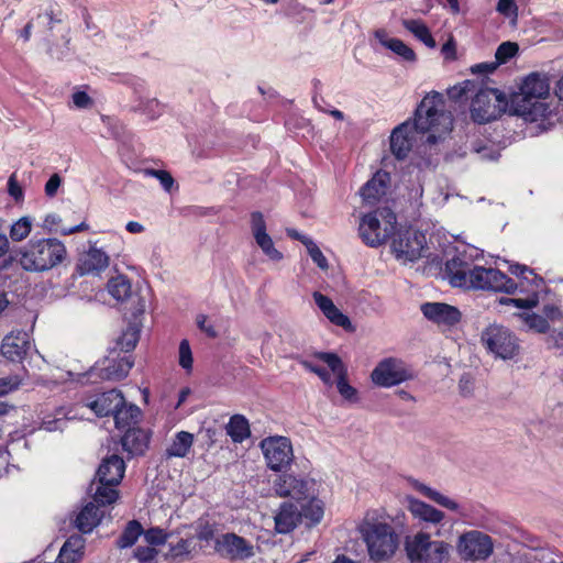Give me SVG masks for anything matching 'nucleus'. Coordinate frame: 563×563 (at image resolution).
Listing matches in <instances>:
<instances>
[{
	"instance_id": "nucleus-1",
	"label": "nucleus",
	"mask_w": 563,
	"mask_h": 563,
	"mask_svg": "<svg viewBox=\"0 0 563 563\" xmlns=\"http://www.w3.org/2000/svg\"><path fill=\"white\" fill-rule=\"evenodd\" d=\"M476 252L474 249L470 252L459 251L446 262L445 274L450 284L465 289L514 294L518 286L510 277L499 269L486 268L473 263V253Z\"/></svg>"
},
{
	"instance_id": "nucleus-2",
	"label": "nucleus",
	"mask_w": 563,
	"mask_h": 563,
	"mask_svg": "<svg viewBox=\"0 0 563 563\" xmlns=\"http://www.w3.org/2000/svg\"><path fill=\"white\" fill-rule=\"evenodd\" d=\"M357 530L373 562L387 561L396 553L399 538L384 514L368 510Z\"/></svg>"
},
{
	"instance_id": "nucleus-3",
	"label": "nucleus",
	"mask_w": 563,
	"mask_h": 563,
	"mask_svg": "<svg viewBox=\"0 0 563 563\" xmlns=\"http://www.w3.org/2000/svg\"><path fill=\"white\" fill-rule=\"evenodd\" d=\"M550 96V82L545 75L532 73L528 75L520 91L511 97L510 110L526 121L536 122L545 119L551 113L545 100Z\"/></svg>"
},
{
	"instance_id": "nucleus-4",
	"label": "nucleus",
	"mask_w": 563,
	"mask_h": 563,
	"mask_svg": "<svg viewBox=\"0 0 563 563\" xmlns=\"http://www.w3.org/2000/svg\"><path fill=\"white\" fill-rule=\"evenodd\" d=\"M413 128L417 132L429 133L427 142L434 144L442 134L452 129L451 115L444 111L443 96L437 91L428 93L415 112Z\"/></svg>"
},
{
	"instance_id": "nucleus-5",
	"label": "nucleus",
	"mask_w": 563,
	"mask_h": 563,
	"mask_svg": "<svg viewBox=\"0 0 563 563\" xmlns=\"http://www.w3.org/2000/svg\"><path fill=\"white\" fill-rule=\"evenodd\" d=\"M66 253V246L57 239H32L20 249L19 263L27 272H46L59 265Z\"/></svg>"
},
{
	"instance_id": "nucleus-6",
	"label": "nucleus",
	"mask_w": 563,
	"mask_h": 563,
	"mask_svg": "<svg viewBox=\"0 0 563 563\" xmlns=\"http://www.w3.org/2000/svg\"><path fill=\"white\" fill-rule=\"evenodd\" d=\"M125 472V463L122 457L112 454L103 459L97 471L93 500L101 505H111L117 501L119 492L117 486L121 483Z\"/></svg>"
},
{
	"instance_id": "nucleus-7",
	"label": "nucleus",
	"mask_w": 563,
	"mask_h": 563,
	"mask_svg": "<svg viewBox=\"0 0 563 563\" xmlns=\"http://www.w3.org/2000/svg\"><path fill=\"white\" fill-rule=\"evenodd\" d=\"M397 218L389 208H378L362 217L358 232L363 242L377 247L396 233Z\"/></svg>"
},
{
	"instance_id": "nucleus-8",
	"label": "nucleus",
	"mask_w": 563,
	"mask_h": 563,
	"mask_svg": "<svg viewBox=\"0 0 563 563\" xmlns=\"http://www.w3.org/2000/svg\"><path fill=\"white\" fill-rule=\"evenodd\" d=\"M405 549L411 562L448 563L451 547L443 541H433L429 533L418 532L406 538Z\"/></svg>"
},
{
	"instance_id": "nucleus-9",
	"label": "nucleus",
	"mask_w": 563,
	"mask_h": 563,
	"mask_svg": "<svg viewBox=\"0 0 563 563\" xmlns=\"http://www.w3.org/2000/svg\"><path fill=\"white\" fill-rule=\"evenodd\" d=\"M506 96L498 89L481 88L471 103V117L477 123L497 119L507 107Z\"/></svg>"
},
{
	"instance_id": "nucleus-10",
	"label": "nucleus",
	"mask_w": 563,
	"mask_h": 563,
	"mask_svg": "<svg viewBox=\"0 0 563 563\" xmlns=\"http://www.w3.org/2000/svg\"><path fill=\"white\" fill-rule=\"evenodd\" d=\"M494 540L479 530H470L462 533L456 542V551L464 561H485L494 552Z\"/></svg>"
},
{
	"instance_id": "nucleus-11",
	"label": "nucleus",
	"mask_w": 563,
	"mask_h": 563,
	"mask_svg": "<svg viewBox=\"0 0 563 563\" xmlns=\"http://www.w3.org/2000/svg\"><path fill=\"white\" fill-rule=\"evenodd\" d=\"M481 340L490 353L501 360L512 358L519 350L516 336L499 324L488 325L482 332Z\"/></svg>"
},
{
	"instance_id": "nucleus-12",
	"label": "nucleus",
	"mask_w": 563,
	"mask_h": 563,
	"mask_svg": "<svg viewBox=\"0 0 563 563\" xmlns=\"http://www.w3.org/2000/svg\"><path fill=\"white\" fill-rule=\"evenodd\" d=\"M266 465L269 470L280 472L288 467L294 460L290 439L283 435H273L260 442Z\"/></svg>"
},
{
	"instance_id": "nucleus-13",
	"label": "nucleus",
	"mask_w": 563,
	"mask_h": 563,
	"mask_svg": "<svg viewBox=\"0 0 563 563\" xmlns=\"http://www.w3.org/2000/svg\"><path fill=\"white\" fill-rule=\"evenodd\" d=\"M426 245V236L411 228L398 230L391 240V253L404 263L413 262L421 257Z\"/></svg>"
},
{
	"instance_id": "nucleus-14",
	"label": "nucleus",
	"mask_w": 563,
	"mask_h": 563,
	"mask_svg": "<svg viewBox=\"0 0 563 563\" xmlns=\"http://www.w3.org/2000/svg\"><path fill=\"white\" fill-rule=\"evenodd\" d=\"M371 378L377 386L391 387L412 379L413 373L401 360L389 357L376 365Z\"/></svg>"
},
{
	"instance_id": "nucleus-15",
	"label": "nucleus",
	"mask_w": 563,
	"mask_h": 563,
	"mask_svg": "<svg viewBox=\"0 0 563 563\" xmlns=\"http://www.w3.org/2000/svg\"><path fill=\"white\" fill-rule=\"evenodd\" d=\"M314 357L325 363L336 376V388L341 397L349 402H357L358 393L349 384L347 369L342 360L335 353L330 352H318Z\"/></svg>"
},
{
	"instance_id": "nucleus-16",
	"label": "nucleus",
	"mask_w": 563,
	"mask_h": 563,
	"mask_svg": "<svg viewBox=\"0 0 563 563\" xmlns=\"http://www.w3.org/2000/svg\"><path fill=\"white\" fill-rule=\"evenodd\" d=\"M133 362L130 356L113 353L101 362H98L89 372V375L97 376L100 379L120 380L128 376Z\"/></svg>"
},
{
	"instance_id": "nucleus-17",
	"label": "nucleus",
	"mask_w": 563,
	"mask_h": 563,
	"mask_svg": "<svg viewBox=\"0 0 563 563\" xmlns=\"http://www.w3.org/2000/svg\"><path fill=\"white\" fill-rule=\"evenodd\" d=\"M313 485L311 481L285 473L274 481L273 489L279 497H291L296 500H305L312 495Z\"/></svg>"
},
{
	"instance_id": "nucleus-18",
	"label": "nucleus",
	"mask_w": 563,
	"mask_h": 563,
	"mask_svg": "<svg viewBox=\"0 0 563 563\" xmlns=\"http://www.w3.org/2000/svg\"><path fill=\"white\" fill-rule=\"evenodd\" d=\"M214 550L230 560H245L254 555L253 545L235 533H223L217 537Z\"/></svg>"
},
{
	"instance_id": "nucleus-19",
	"label": "nucleus",
	"mask_w": 563,
	"mask_h": 563,
	"mask_svg": "<svg viewBox=\"0 0 563 563\" xmlns=\"http://www.w3.org/2000/svg\"><path fill=\"white\" fill-rule=\"evenodd\" d=\"M251 231L253 238L264 255L272 262H280L284 255L278 251L271 235L267 233L264 216L260 211L251 213Z\"/></svg>"
},
{
	"instance_id": "nucleus-20",
	"label": "nucleus",
	"mask_w": 563,
	"mask_h": 563,
	"mask_svg": "<svg viewBox=\"0 0 563 563\" xmlns=\"http://www.w3.org/2000/svg\"><path fill=\"white\" fill-rule=\"evenodd\" d=\"M415 488L420 494H422L424 497L429 498L430 500L438 504L439 506L457 514L459 517L464 522L473 523V514H474L473 505H461L456 500L450 498L449 496L441 494L440 492H438L422 483L417 482L415 484Z\"/></svg>"
},
{
	"instance_id": "nucleus-21",
	"label": "nucleus",
	"mask_w": 563,
	"mask_h": 563,
	"mask_svg": "<svg viewBox=\"0 0 563 563\" xmlns=\"http://www.w3.org/2000/svg\"><path fill=\"white\" fill-rule=\"evenodd\" d=\"M421 312L429 321L444 328L457 324L462 317L456 307L444 302H426L421 305Z\"/></svg>"
},
{
	"instance_id": "nucleus-22",
	"label": "nucleus",
	"mask_w": 563,
	"mask_h": 563,
	"mask_svg": "<svg viewBox=\"0 0 563 563\" xmlns=\"http://www.w3.org/2000/svg\"><path fill=\"white\" fill-rule=\"evenodd\" d=\"M30 347L29 334L24 331L11 332L2 340L1 352L12 362H20Z\"/></svg>"
},
{
	"instance_id": "nucleus-23",
	"label": "nucleus",
	"mask_w": 563,
	"mask_h": 563,
	"mask_svg": "<svg viewBox=\"0 0 563 563\" xmlns=\"http://www.w3.org/2000/svg\"><path fill=\"white\" fill-rule=\"evenodd\" d=\"M108 266V254L101 249L90 246V249L79 257L77 271L80 275H98Z\"/></svg>"
},
{
	"instance_id": "nucleus-24",
	"label": "nucleus",
	"mask_w": 563,
	"mask_h": 563,
	"mask_svg": "<svg viewBox=\"0 0 563 563\" xmlns=\"http://www.w3.org/2000/svg\"><path fill=\"white\" fill-rule=\"evenodd\" d=\"M301 521V512L291 503L285 501L280 505L274 516L275 531L286 534L295 530Z\"/></svg>"
},
{
	"instance_id": "nucleus-25",
	"label": "nucleus",
	"mask_w": 563,
	"mask_h": 563,
	"mask_svg": "<svg viewBox=\"0 0 563 563\" xmlns=\"http://www.w3.org/2000/svg\"><path fill=\"white\" fill-rule=\"evenodd\" d=\"M121 405H123V395L117 389L102 393L86 404L98 417L113 415Z\"/></svg>"
},
{
	"instance_id": "nucleus-26",
	"label": "nucleus",
	"mask_w": 563,
	"mask_h": 563,
	"mask_svg": "<svg viewBox=\"0 0 563 563\" xmlns=\"http://www.w3.org/2000/svg\"><path fill=\"white\" fill-rule=\"evenodd\" d=\"M313 299L318 308L324 314V317L333 324L341 327L345 330L352 329L351 320L347 316H345L332 301L328 296L314 291Z\"/></svg>"
},
{
	"instance_id": "nucleus-27",
	"label": "nucleus",
	"mask_w": 563,
	"mask_h": 563,
	"mask_svg": "<svg viewBox=\"0 0 563 563\" xmlns=\"http://www.w3.org/2000/svg\"><path fill=\"white\" fill-rule=\"evenodd\" d=\"M409 511L420 522H424L434 527L443 526L445 514L433 506L416 498L409 499Z\"/></svg>"
},
{
	"instance_id": "nucleus-28",
	"label": "nucleus",
	"mask_w": 563,
	"mask_h": 563,
	"mask_svg": "<svg viewBox=\"0 0 563 563\" xmlns=\"http://www.w3.org/2000/svg\"><path fill=\"white\" fill-rule=\"evenodd\" d=\"M388 184V173L382 170L375 173L360 190L364 202L367 205L376 203L383 196H385Z\"/></svg>"
},
{
	"instance_id": "nucleus-29",
	"label": "nucleus",
	"mask_w": 563,
	"mask_h": 563,
	"mask_svg": "<svg viewBox=\"0 0 563 563\" xmlns=\"http://www.w3.org/2000/svg\"><path fill=\"white\" fill-rule=\"evenodd\" d=\"M411 128L409 122H404L395 128L390 135V150L398 159L405 158L411 150Z\"/></svg>"
},
{
	"instance_id": "nucleus-30",
	"label": "nucleus",
	"mask_w": 563,
	"mask_h": 563,
	"mask_svg": "<svg viewBox=\"0 0 563 563\" xmlns=\"http://www.w3.org/2000/svg\"><path fill=\"white\" fill-rule=\"evenodd\" d=\"M123 450L130 455H142L148 445L147 433L140 428H130L121 439Z\"/></svg>"
},
{
	"instance_id": "nucleus-31",
	"label": "nucleus",
	"mask_w": 563,
	"mask_h": 563,
	"mask_svg": "<svg viewBox=\"0 0 563 563\" xmlns=\"http://www.w3.org/2000/svg\"><path fill=\"white\" fill-rule=\"evenodd\" d=\"M103 512L93 503H88L77 515L75 526L82 533H89L99 525Z\"/></svg>"
},
{
	"instance_id": "nucleus-32",
	"label": "nucleus",
	"mask_w": 563,
	"mask_h": 563,
	"mask_svg": "<svg viewBox=\"0 0 563 563\" xmlns=\"http://www.w3.org/2000/svg\"><path fill=\"white\" fill-rule=\"evenodd\" d=\"M141 416V410L135 405H128L125 400L123 399V405L119 406L114 412V423L118 429H130L134 428L133 424H135Z\"/></svg>"
},
{
	"instance_id": "nucleus-33",
	"label": "nucleus",
	"mask_w": 563,
	"mask_h": 563,
	"mask_svg": "<svg viewBox=\"0 0 563 563\" xmlns=\"http://www.w3.org/2000/svg\"><path fill=\"white\" fill-rule=\"evenodd\" d=\"M70 411L66 407H58L54 413H45L42 417L40 430L47 432L63 431L66 428L67 421L71 419Z\"/></svg>"
},
{
	"instance_id": "nucleus-34",
	"label": "nucleus",
	"mask_w": 563,
	"mask_h": 563,
	"mask_svg": "<svg viewBox=\"0 0 563 563\" xmlns=\"http://www.w3.org/2000/svg\"><path fill=\"white\" fill-rule=\"evenodd\" d=\"M85 540L80 536H71L62 547L58 561L59 563H76L82 556Z\"/></svg>"
},
{
	"instance_id": "nucleus-35",
	"label": "nucleus",
	"mask_w": 563,
	"mask_h": 563,
	"mask_svg": "<svg viewBox=\"0 0 563 563\" xmlns=\"http://www.w3.org/2000/svg\"><path fill=\"white\" fill-rule=\"evenodd\" d=\"M375 36L383 46L393 51L395 54L402 57L405 60H407V62L416 60L415 52L407 44H405L401 40L388 37L386 35L385 31H383V30L377 31L375 33Z\"/></svg>"
},
{
	"instance_id": "nucleus-36",
	"label": "nucleus",
	"mask_w": 563,
	"mask_h": 563,
	"mask_svg": "<svg viewBox=\"0 0 563 563\" xmlns=\"http://www.w3.org/2000/svg\"><path fill=\"white\" fill-rule=\"evenodd\" d=\"M194 444V434L179 431L175 434L170 445L166 449L167 457H185Z\"/></svg>"
},
{
	"instance_id": "nucleus-37",
	"label": "nucleus",
	"mask_w": 563,
	"mask_h": 563,
	"mask_svg": "<svg viewBox=\"0 0 563 563\" xmlns=\"http://www.w3.org/2000/svg\"><path fill=\"white\" fill-rule=\"evenodd\" d=\"M227 433L233 442H243L250 437V426L247 420L241 415L233 416L227 426Z\"/></svg>"
},
{
	"instance_id": "nucleus-38",
	"label": "nucleus",
	"mask_w": 563,
	"mask_h": 563,
	"mask_svg": "<svg viewBox=\"0 0 563 563\" xmlns=\"http://www.w3.org/2000/svg\"><path fill=\"white\" fill-rule=\"evenodd\" d=\"M109 294L117 301H124L131 296V283L128 277L118 275L109 279L107 284Z\"/></svg>"
},
{
	"instance_id": "nucleus-39",
	"label": "nucleus",
	"mask_w": 563,
	"mask_h": 563,
	"mask_svg": "<svg viewBox=\"0 0 563 563\" xmlns=\"http://www.w3.org/2000/svg\"><path fill=\"white\" fill-rule=\"evenodd\" d=\"M402 25L411 32L418 40L430 48L435 47V41L432 37L428 26L420 20H404Z\"/></svg>"
},
{
	"instance_id": "nucleus-40",
	"label": "nucleus",
	"mask_w": 563,
	"mask_h": 563,
	"mask_svg": "<svg viewBox=\"0 0 563 563\" xmlns=\"http://www.w3.org/2000/svg\"><path fill=\"white\" fill-rule=\"evenodd\" d=\"M33 228V219L29 216L22 217L10 227L9 235L13 242L25 240Z\"/></svg>"
},
{
	"instance_id": "nucleus-41",
	"label": "nucleus",
	"mask_w": 563,
	"mask_h": 563,
	"mask_svg": "<svg viewBox=\"0 0 563 563\" xmlns=\"http://www.w3.org/2000/svg\"><path fill=\"white\" fill-rule=\"evenodd\" d=\"M301 519L309 520V525H317L321 521L324 514L323 503L320 499L311 497V499L302 506Z\"/></svg>"
},
{
	"instance_id": "nucleus-42",
	"label": "nucleus",
	"mask_w": 563,
	"mask_h": 563,
	"mask_svg": "<svg viewBox=\"0 0 563 563\" xmlns=\"http://www.w3.org/2000/svg\"><path fill=\"white\" fill-rule=\"evenodd\" d=\"M142 533V525L136 520H132L125 527L124 531L118 539L117 544L121 549L130 548L136 542Z\"/></svg>"
},
{
	"instance_id": "nucleus-43",
	"label": "nucleus",
	"mask_w": 563,
	"mask_h": 563,
	"mask_svg": "<svg viewBox=\"0 0 563 563\" xmlns=\"http://www.w3.org/2000/svg\"><path fill=\"white\" fill-rule=\"evenodd\" d=\"M520 320L530 329L539 333H545L550 329L548 320L540 314L523 311L518 313Z\"/></svg>"
},
{
	"instance_id": "nucleus-44",
	"label": "nucleus",
	"mask_w": 563,
	"mask_h": 563,
	"mask_svg": "<svg viewBox=\"0 0 563 563\" xmlns=\"http://www.w3.org/2000/svg\"><path fill=\"white\" fill-rule=\"evenodd\" d=\"M137 109L150 119H156L164 112V106L156 98H141Z\"/></svg>"
},
{
	"instance_id": "nucleus-45",
	"label": "nucleus",
	"mask_w": 563,
	"mask_h": 563,
	"mask_svg": "<svg viewBox=\"0 0 563 563\" xmlns=\"http://www.w3.org/2000/svg\"><path fill=\"white\" fill-rule=\"evenodd\" d=\"M139 336H140V330L135 325L130 324L123 331V333L118 342V345L120 346V349L123 352L128 353L136 346Z\"/></svg>"
},
{
	"instance_id": "nucleus-46",
	"label": "nucleus",
	"mask_w": 563,
	"mask_h": 563,
	"mask_svg": "<svg viewBox=\"0 0 563 563\" xmlns=\"http://www.w3.org/2000/svg\"><path fill=\"white\" fill-rule=\"evenodd\" d=\"M178 363L187 373L192 371L194 357L188 340H181L179 343Z\"/></svg>"
},
{
	"instance_id": "nucleus-47",
	"label": "nucleus",
	"mask_w": 563,
	"mask_h": 563,
	"mask_svg": "<svg viewBox=\"0 0 563 563\" xmlns=\"http://www.w3.org/2000/svg\"><path fill=\"white\" fill-rule=\"evenodd\" d=\"M499 302L501 305H511L520 309L529 310L538 306L539 296L534 292L527 298H500Z\"/></svg>"
},
{
	"instance_id": "nucleus-48",
	"label": "nucleus",
	"mask_w": 563,
	"mask_h": 563,
	"mask_svg": "<svg viewBox=\"0 0 563 563\" xmlns=\"http://www.w3.org/2000/svg\"><path fill=\"white\" fill-rule=\"evenodd\" d=\"M518 52V45L512 42H504L496 49L495 57L498 65L508 62Z\"/></svg>"
},
{
	"instance_id": "nucleus-49",
	"label": "nucleus",
	"mask_w": 563,
	"mask_h": 563,
	"mask_svg": "<svg viewBox=\"0 0 563 563\" xmlns=\"http://www.w3.org/2000/svg\"><path fill=\"white\" fill-rule=\"evenodd\" d=\"M476 84L471 80H465L460 85L453 86L448 90V96L452 100H460L470 92L475 91Z\"/></svg>"
},
{
	"instance_id": "nucleus-50",
	"label": "nucleus",
	"mask_w": 563,
	"mask_h": 563,
	"mask_svg": "<svg viewBox=\"0 0 563 563\" xmlns=\"http://www.w3.org/2000/svg\"><path fill=\"white\" fill-rule=\"evenodd\" d=\"M305 246L307 247L311 260L318 265V267L327 269L329 266L328 261L319 246L312 240L305 241Z\"/></svg>"
},
{
	"instance_id": "nucleus-51",
	"label": "nucleus",
	"mask_w": 563,
	"mask_h": 563,
	"mask_svg": "<svg viewBox=\"0 0 563 563\" xmlns=\"http://www.w3.org/2000/svg\"><path fill=\"white\" fill-rule=\"evenodd\" d=\"M144 174L146 176H152V177L157 178L158 181L161 183L162 187L164 188V190H166L167 192H169L172 190V188H173V186L175 184L174 178L166 170H162V169H145Z\"/></svg>"
},
{
	"instance_id": "nucleus-52",
	"label": "nucleus",
	"mask_w": 563,
	"mask_h": 563,
	"mask_svg": "<svg viewBox=\"0 0 563 563\" xmlns=\"http://www.w3.org/2000/svg\"><path fill=\"white\" fill-rule=\"evenodd\" d=\"M496 11L505 18L517 20L518 5L515 0H499L496 5Z\"/></svg>"
},
{
	"instance_id": "nucleus-53",
	"label": "nucleus",
	"mask_w": 563,
	"mask_h": 563,
	"mask_svg": "<svg viewBox=\"0 0 563 563\" xmlns=\"http://www.w3.org/2000/svg\"><path fill=\"white\" fill-rule=\"evenodd\" d=\"M473 151L483 161H496L500 156L499 151L493 145L474 143Z\"/></svg>"
},
{
	"instance_id": "nucleus-54",
	"label": "nucleus",
	"mask_w": 563,
	"mask_h": 563,
	"mask_svg": "<svg viewBox=\"0 0 563 563\" xmlns=\"http://www.w3.org/2000/svg\"><path fill=\"white\" fill-rule=\"evenodd\" d=\"M21 384L22 379L18 375L0 377V397L16 390Z\"/></svg>"
},
{
	"instance_id": "nucleus-55",
	"label": "nucleus",
	"mask_w": 563,
	"mask_h": 563,
	"mask_svg": "<svg viewBox=\"0 0 563 563\" xmlns=\"http://www.w3.org/2000/svg\"><path fill=\"white\" fill-rule=\"evenodd\" d=\"M299 363L309 372L311 373H314L316 375H318V377L325 384V385H329V386H332L333 384V380H332V377H331V374L329 371H327L325 368L323 367H319V366H316L313 365L311 362L307 361V360H299Z\"/></svg>"
},
{
	"instance_id": "nucleus-56",
	"label": "nucleus",
	"mask_w": 563,
	"mask_h": 563,
	"mask_svg": "<svg viewBox=\"0 0 563 563\" xmlns=\"http://www.w3.org/2000/svg\"><path fill=\"white\" fill-rule=\"evenodd\" d=\"M144 539L152 545L164 544L167 540V534L163 529L151 528L144 532Z\"/></svg>"
},
{
	"instance_id": "nucleus-57",
	"label": "nucleus",
	"mask_w": 563,
	"mask_h": 563,
	"mask_svg": "<svg viewBox=\"0 0 563 563\" xmlns=\"http://www.w3.org/2000/svg\"><path fill=\"white\" fill-rule=\"evenodd\" d=\"M192 547V540L180 539L176 544L170 545V555L175 559L185 556L191 552Z\"/></svg>"
},
{
	"instance_id": "nucleus-58",
	"label": "nucleus",
	"mask_w": 563,
	"mask_h": 563,
	"mask_svg": "<svg viewBox=\"0 0 563 563\" xmlns=\"http://www.w3.org/2000/svg\"><path fill=\"white\" fill-rule=\"evenodd\" d=\"M62 218L56 213H48L43 220V229L48 233H59L63 228L59 227Z\"/></svg>"
},
{
	"instance_id": "nucleus-59",
	"label": "nucleus",
	"mask_w": 563,
	"mask_h": 563,
	"mask_svg": "<svg viewBox=\"0 0 563 563\" xmlns=\"http://www.w3.org/2000/svg\"><path fill=\"white\" fill-rule=\"evenodd\" d=\"M140 563H154L157 556V551L150 547H139L134 553Z\"/></svg>"
},
{
	"instance_id": "nucleus-60",
	"label": "nucleus",
	"mask_w": 563,
	"mask_h": 563,
	"mask_svg": "<svg viewBox=\"0 0 563 563\" xmlns=\"http://www.w3.org/2000/svg\"><path fill=\"white\" fill-rule=\"evenodd\" d=\"M8 192L15 200L21 201L24 197L23 189L16 180V175L12 174L8 180Z\"/></svg>"
},
{
	"instance_id": "nucleus-61",
	"label": "nucleus",
	"mask_w": 563,
	"mask_h": 563,
	"mask_svg": "<svg viewBox=\"0 0 563 563\" xmlns=\"http://www.w3.org/2000/svg\"><path fill=\"white\" fill-rule=\"evenodd\" d=\"M62 185V178L58 174H53L47 183L45 184V195L47 197H54Z\"/></svg>"
},
{
	"instance_id": "nucleus-62",
	"label": "nucleus",
	"mask_w": 563,
	"mask_h": 563,
	"mask_svg": "<svg viewBox=\"0 0 563 563\" xmlns=\"http://www.w3.org/2000/svg\"><path fill=\"white\" fill-rule=\"evenodd\" d=\"M207 316L206 314H198L196 318V323L198 328L203 331L208 336L216 338L217 331L214 330L213 325L209 324L207 322Z\"/></svg>"
},
{
	"instance_id": "nucleus-63",
	"label": "nucleus",
	"mask_w": 563,
	"mask_h": 563,
	"mask_svg": "<svg viewBox=\"0 0 563 563\" xmlns=\"http://www.w3.org/2000/svg\"><path fill=\"white\" fill-rule=\"evenodd\" d=\"M73 102L79 109H86L92 104L91 98L85 91H77L73 95Z\"/></svg>"
},
{
	"instance_id": "nucleus-64",
	"label": "nucleus",
	"mask_w": 563,
	"mask_h": 563,
	"mask_svg": "<svg viewBox=\"0 0 563 563\" xmlns=\"http://www.w3.org/2000/svg\"><path fill=\"white\" fill-rule=\"evenodd\" d=\"M543 314L548 322L560 320L562 318V312L560 308L555 305H545L543 307Z\"/></svg>"
}]
</instances>
